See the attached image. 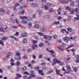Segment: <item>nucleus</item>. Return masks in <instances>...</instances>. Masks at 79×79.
<instances>
[{
  "label": "nucleus",
  "instance_id": "nucleus-1",
  "mask_svg": "<svg viewBox=\"0 0 79 79\" xmlns=\"http://www.w3.org/2000/svg\"><path fill=\"white\" fill-rule=\"evenodd\" d=\"M66 10H67L69 11H70V13L71 15H73V14H74V10L73 9H71L70 8V7L69 6H67L65 8Z\"/></svg>",
  "mask_w": 79,
  "mask_h": 79
},
{
  "label": "nucleus",
  "instance_id": "nucleus-2",
  "mask_svg": "<svg viewBox=\"0 0 79 79\" xmlns=\"http://www.w3.org/2000/svg\"><path fill=\"white\" fill-rule=\"evenodd\" d=\"M15 59L16 60H18L21 59V56L20 54L18 52H17L16 55L15 56Z\"/></svg>",
  "mask_w": 79,
  "mask_h": 79
},
{
  "label": "nucleus",
  "instance_id": "nucleus-3",
  "mask_svg": "<svg viewBox=\"0 0 79 79\" xmlns=\"http://www.w3.org/2000/svg\"><path fill=\"white\" fill-rule=\"evenodd\" d=\"M54 64H56V63L59 64L60 60H58L56 58H55L52 61Z\"/></svg>",
  "mask_w": 79,
  "mask_h": 79
},
{
  "label": "nucleus",
  "instance_id": "nucleus-4",
  "mask_svg": "<svg viewBox=\"0 0 79 79\" xmlns=\"http://www.w3.org/2000/svg\"><path fill=\"white\" fill-rule=\"evenodd\" d=\"M71 0H65L64 1H60V2L61 3H63V4H67V3H68L69 1Z\"/></svg>",
  "mask_w": 79,
  "mask_h": 79
},
{
  "label": "nucleus",
  "instance_id": "nucleus-5",
  "mask_svg": "<svg viewBox=\"0 0 79 79\" xmlns=\"http://www.w3.org/2000/svg\"><path fill=\"white\" fill-rule=\"evenodd\" d=\"M63 40L64 41H65L67 43H68L69 40V38L68 36H65L63 38Z\"/></svg>",
  "mask_w": 79,
  "mask_h": 79
},
{
  "label": "nucleus",
  "instance_id": "nucleus-6",
  "mask_svg": "<svg viewBox=\"0 0 79 79\" xmlns=\"http://www.w3.org/2000/svg\"><path fill=\"white\" fill-rule=\"evenodd\" d=\"M50 5L49 3H47L46 4V5L44 6V8L45 10H47L48 9H49V8H48V5Z\"/></svg>",
  "mask_w": 79,
  "mask_h": 79
},
{
  "label": "nucleus",
  "instance_id": "nucleus-7",
  "mask_svg": "<svg viewBox=\"0 0 79 79\" xmlns=\"http://www.w3.org/2000/svg\"><path fill=\"white\" fill-rule=\"evenodd\" d=\"M44 39H47V40H50V36L47 35H44L43 36Z\"/></svg>",
  "mask_w": 79,
  "mask_h": 79
},
{
  "label": "nucleus",
  "instance_id": "nucleus-8",
  "mask_svg": "<svg viewBox=\"0 0 79 79\" xmlns=\"http://www.w3.org/2000/svg\"><path fill=\"white\" fill-rule=\"evenodd\" d=\"M66 68L69 71H71V67H70V66H69V65H67Z\"/></svg>",
  "mask_w": 79,
  "mask_h": 79
},
{
  "label": "nucleus",
  "instance_id": "nucleus-9",
  "mask_svg": "<svg viewBox=\"0 0 79 79\" xmlns=\"http://www.w3.org/2000/svg\"><path fill=\"white\" fill-rule=\"evenodd\" d=\"M22 37H27V34L26 33L24 32V33H22Z\"/></svg>",
  "mask_w": 79,
  "mask_h": 79
},
{
  "label": "nucleus",
  "instance_id": "nucleus-10",
  "mask_svg": "<svg viewBox=\"0 0 79 79\" xmlns=\"http://www.w3.org/2000/svg\"><path fill=\"white\" fill-rule=\"evenodd\" d=\"M35 48H37V45L35 44H34L32 46V48L35 50Z\"/></svg>",
  "mask_w": 79,
  "mask_h": 79
},
{
  "label": "nucleus",
  "instance_id": "nucleus-11",
  "mask_svg": "<svg viewBox=\"0 0 79 79\" xmlns=\"http://www.w3.org/2000/svg\"><path fill=\"white\" fill-rule=\"evenodd\" d=\"M31 6L33 7H37V4L35 3H31Z\"/></svg>",
  "mask_w": 79,
  "mask_h": 79
},
{
  "label": "nucleus",
  "instance_id": "nucleus-12",
  "mask_svg": "<svg viewBox=\"0 0 79 79\" xmlns=\"http://www.w3.org/2000/svg\"><path fill=\"white\" fill-rule=\"evenodd\" d=\"M76 16L77 17H74V19L77 20H79V14H77Z\"/></svg>",
  "mask_w": 79,
  "mask_h": 79
},
{
  "label": "nucleus",
  "instance_id": "nucleus-13",
  "mask_svg": "<svg viewBox=\"0 0 79 79\" xmlns=\"http://www.w3.org/2000/svg\"><path fill=\"white\" fill-rule=\"evenodd\" d=\"M0 11L2 13H5V10L2 8H0Z\"/></svg>",
  "mask_w": 79,
  "mask_h": 79
},
{
  "label": "nucleus",
  "instance_id": "nucleus-14",
  "mask_svg": "<svg viewBox=\"0 0 79 79\" xmlns=\"http://www.w3.org/2000/svg\"><path fill=\"white\" fill-rule=\"evenodd\" d=\"M20 19H27V17H26L25 16H23V17L22 16H20Z\"/></svg>",
  "mask_w": 79,
  "mask_h": 79
},
{
  "label": "nucleus",
  "instance_id": "nucleus-15",
  "mask_svg": "<svg viewBox=\"0 0 79 79\" xmlns=\"http://www.w3.org/2000/svg\"><path fill=\"white\" fill-rule=\"evenodd\" d=\"M64 31H65V32H66L67 33V34H68V31H66V30H65V29H61V32H64Z\"/></svg>",
  "mask_w": 79,
  "mask_h": 79
},
{
  "label": "nucleus",
  "instance_id": "nucleus-16",
  "mask_svg": "<svg viewBox=\"0 0 79 79\" xmlns=\"http://www.w3.org/2000/svg\"><path fill=\"white\" fill-rule=\"evenodd\" d=\"M59 49L61 51H63L64 49V47L62 46H61L59 48Z\"/></svg>",
  "mask_w": 79,
  "mask_h": 79
},
{
  "label": "nucleus",
  "instance_id": "nucleus-17",
  "mask_svg": "<svg viewBox=\"0 0 79 79\" xmlns=\"http://www.w3.org/2000/svg\"><path fill=\"white\" fill-rule=\"evenodd\" d=\"M21 23H22V24H27V23L26 20H24L22 21Z\"/></svg>",
  "mask_w": 79,
  "mask_h": 79
},
{
  "label": "nucleus",
  "instance_id": "nucleus-18",
  "mask_svg": "<svg viewBox=\"0 0 79 79\" xmlns=\"http://www.w3.org/2000/svg\"><path fill=\"white\" fill-rule=\"evenodd\" d=\"M24 13V10H23L22 12H20L18 13V15H23Z\"/></svg>",
  "mask_w": 79,
  "mask_h": 79
},
{
  "label": "nucleus",
  "instance_id": "nucleus-19",
  "mask_svg": "<svg viewBox=\"0 0 79 79\" xmlns=\"http://www.w3.org/2000/svg\"><path fill=\"white\" fill-rule=\"evenodd\" d=\"M10 38H11L12 39H15L16 41H18V40L17 38H16L15 37H14V36H10Z\"/></svg>",
  "mask_w": 79,
  "mask_h": 79
},
{
  "label": "nucleus",
  "instance_id": "nucleus-20",
  "mask_svg": "<svg viewBox=\"0 0 79 79\" xmlns=\"http://www.w3.org/2000/svg\"><path fill=\"white\" fill-rule=\"evenodd\" d=\"M16 76H17V77H19V78H21V75L17 73L16 74Z\"/></svg>",
  "mask_w": 79,
  "mask_h": 79
},
{
  "label": "nucleus",
  "instance_id": "nucleus-21",
  "mask_svg": "<svg viewBox=\"0 0 79 79\" xmlns=\"http://www.w3.org/2000/svg\"><path fill=\"white\" fill-rule=\"evenodd\" d=\"M67 30L68 31H69V32H71L72 31H73V30L72 29H71V28L70 27L68 28H67Z\"/></svg>",
  "mask_w": 79,
  "mask_h": 79
},
{
  "label": "nucleus",
  "instance_id": "nucleus-22",
  "mask_svg": "<svg viewBox=\"0 0 79 79\" xmlns=\"http://www.w3.org/2000/svg\"><path fill=\"white\" fill-rule=\"evenodd\" d=\"M7 39H8V38L6 37H3L2 38V40H7Z\"/></svg>",
  "mask_w": 79,
  "mask_h": 79
},
{
  "label": "nucleus",
  "instance_id": "nucleus-23",
  "mask_svg": "<svg viewBox=\"0 0 79 79\" xmlns=\"http://www.w3.org/2000/svg\"><path fill=\"white\" fill-rule=\"evenodd\" d=\"M70 5L71 6H74V1H71V2H70Z\"/></svg>",
  "mask_w": 79,
  "mask_h": 79
},
{
  "label": "nucleus",
  "instance_id": "nucleus-24",
  "mask_svg": "<svg viewBox=\"0 0 79 79\" xmlns=\"http://www.w3.org/2000/svg\"><path fill=\"white\" fill-rule=\"evenodd\" d=\"M28 26L29 27H32V24H31V23L29 22Z\"/></svg>",
  "mask_w": 79,
  "mask_h": 79
},
{
  "label": "nucleus",
  "instance_id": "nucleus-25",
  "mask_svg": "<svg viewBox=\"0 0 79 79\" xmlns=\"http://www.w3.org/2000/svg\"><path fill=\"white\" fill-rule=\"evenodd\" d=\"M74 46V44H70L68 48H67L68 49L69 48H71V47H72Z\"/></svg>",
  "mask_w": 79,
  "mask_h": 79
},
{
  "label": "nucleus",
  "instance_id": "nucleus-26",
  "mask_svg": "<svg viewBox=\"0 0 79 79\" xmlns=\"http://www.w3.org/2000/svg\"><path fill=\"white\" fill-rule=\"evenodd\" d=\"M23 43H26L27 42V40L24 39L22 41Z\"/></svg>",
  "mask_w": 79,
  "mask_h": 79
},
{
  "label": "nucleus",
  "instance_id": "nucleus-27",
  "mask_svg": "<svg viewBox=\"0 0 79 79\" xmlns=\"http://www.w3.org/2000/svg\"><path fill=\"white\" fill-rule=\"evenodd\" d=\"M56 74H60V70L57 69H56Z\"/></svg>",
  "mask_w": 79,
  "mask_h": 79
},
{
  "label": "nucleus",
  "instance_id": "nucleus-28",
  "mask_svg": "<svg viewBox=\"0 0 79 79\" xmlns=\"http://www.w3.org/2000/svg\"><path fill=\"white\" fill-rule=\"evenodd\" d=\"M35 28H36L37 29L39 27V26L38 24H36L34 26Z\"/></svg>",
  "mask_w": 79,
  "mask_h": 79
},
{
  "label": "nucleus",
  "instance_id": "nucleus-29",
  "mask_svg": "<svg viewBox=\"0 0 79 79\" xmlns=\"http://www.w3.org/2000/svg\"><path fill=\"white\" fill-rule=\"evenodd\" d=\"M27 69V68L26 67H24L22 69V71H26Z\"/></svg>",
  "mask_w": 79,
  "mask_h": 79
},
{
  "label": "nucleus",
  "instance_id": "nucleus-30",
  "mask_svg": "<svg viewBox=\"0 0 79 79\" xmlns=\"http://www.w3.org/2000/svg\"><path fill=\"white\" fill-rule=\"evenodd\" d=\"M10 20L11 21H12V22H13V23H15V20H14V19H13V18H10Z\"/></svg>",
  "mask_w": 79,
  "mask_h": 79
},
{
  "label": "nucleus",
  "instance_id": "nucleus-31",
  "mask_svg": "<svg viewBox=\"0 0 79 79\" xmlns=\"http://www.w3.org/2000/svg\"><path fill=\"white\" fill-rule=\"evenodd\" d=\"M60 23V21L55 22H54V24H58Z\"/></svg>",
  "mask_w": 79,
  "mask_h": 79
},
{
  "label": "nucleus",
  "instance_id": "nucleus-32",
  "mask_svg": "<svg viewBox=\"0 0 79 79\" xmlns=\"http://www.w3.org/2000/svg\"><path fill=\"white\" fill-rule=\"evenodd\" d=\"M39 46L40 47H42L44 46V44L43 43H40L39 44Z\"/></svg>",
  "mask_w": 79,
  "mask_h": 79
},
{
  "label": "nucleus",
  "instance_id": "nucleus-33",
  "mask_svg": "<svg viewBox=\"0 0 79 79\" xmlns=\"http://www.w3.org/2000/svg\"><path fill=\"white\" fill-rule=\"evenodd\" d=\"M37 33L38 34L40 35H41V36H43V35H44V34L41 33V32H38Z\"/></svg>",
  "mask_w": 79,
  "mask_h": 79
},
{
  "label": "nucleus",
  "instance_id": "nucleus-34",
  "mask_svg": "<svg viewBox=\"0 0 79 79\" xmlns=\"http://www.w3.org/2000/svg\"><path fill=\"white\" fill-rule=\"evenodd\" d=\"M38 71L39 74H41L43 72V70H39Z\"/></svg>",
  "mask_w": 79,
  "mask_h": 79
},
{
  "label": "nucleus",
  "instance_id": "nucleus-35",
  "mask_svg": "<svg viewBox=\"0 0 79 79\" xmlns=\"http://www.w3.org/2000/svg\"><path fill=\"white\" fill-rule=\"evenodd\" d=\"M32 42L33 44H36V43H37V41L35 40H32Z\"/></svg>",
  "mask_w": 79,
  "mask_h": 79
},
{
  "label": "nucleus",
  "instance_id": "nucleus-36",
  "mask_svg": "<svg viewBox=\"0 0 79 79\" xmlns=\"http://www.w3.org/2000/svg\"><path fill=\"white\" fill-rule=\"evenodd\" d=\"M35 69L36 70H38V71H39V66H36L35 67Z\"/></svg>",
  "mask_w": 79,
  "mask_h": 79
},
{
  "label": "nucleus",
  "instance_id": "nucleus-37",
  "mask_svg": "<svg viewBox=\"0 0 79 79\" xmlns=\"http://www.w3.org/2000/svg\"><path fill=\"white\" fill-rule=\"evenodd\" d=\"M59 64L60 65H61V66H63L64 64V63L61 62H60V63Z\"/></svg>",
  "mask_w": 79,
  "mask_h": 79
},
{
  "label": "nucleus",
  "instance_id": "nucleus-38",
  "mask_svg": "<svg viewBox=\"0 0 79 79\" xmlns=\"http://www.w3.org/2000/svg\"><path fill=\"white\" fill-rule=\"evenodd\" d=\"M20 3H21V4H24V2L23 1V0H20Z\"/></svg>",
  "mask_w": 79,
  "mask_h": 79
},
{
  "label": "nucleus",
  "instance_id": "nucleus-39",
  "mask_svg": "<svg viewBox=\"0 0 79 79\" xmlns=\"http://www.w3.org/2000/svg\"><path fill=\"white\" fill-rule=\"evenodd\" d=\"M57 19L58 20H60V19H62V17L61 16H59L58 17Z\"/></svg>",
  "mask_w": 79,
  "mask_h": 79
},
{
  "label": "nucleus",
  "instance_id": "nucleus-40",
  "mask_svg": "<svg viewBox=\"0 0 79 79\" xmlns=\"http://www.w3.org/2000/svg\"><path fill=\"white\" fill-rule=\"evenodd\" d=\"M38 12L39 13V14L40 15H42V11L41 10H39L38 11Z\"/></svg>",
  "mask_w": 79,
  "mask_h": 79
},
{
  "label": "nucleus",
  "instance_id": "nucleus-41",
  "mask_svg": "<svg viewBox=\"0 0 79 79\" xmlns=\"http://www.w3.org/2000/svg\"><path fill=\"white\" fill-rule=\"evenodd\" d=\"M20 64V63L19 62V61H18L16 63V65L17 66H19V64Z\"/></svg>",
  "mask_w": 79,
  "mask_h": 79
},
{
  "label": "nucleus",
  "instance_id": "nucleus-42",
  "mask_svg": "<svg viewBox=\"0 0 79 79\" xmlns=\"http://www.w3.org/2000/svg\"><path fill=\"white\" fill-rule=\"evenodd\" d=\"M52 56L53 57H55V56H56V54L55 53H54L52 54Z\"/></svg>",
  "mask_w": 79,
  "mask_h": 79
},
{
  "label": "nucleus",
  "instance_id": "nucleus-43",
  "mask_svg": "<svg viewBox=\"0 0 79 79\" xmlns=\"http://www.w3.org/2000/svg\"><path fill=\"white\" fill-rule=\"evenodd\" d=\"M24 74H27V76H29V73H28V72H25L24 73Z\"/></svg>",
  "mask_w": 79,
  "mask_h": 79
},
{
  "label": "nucleus",
  "instance_id": "nucleus-44",
  "mask_svg": "<svg viewBox=\"0 0 79 79\" xmlns=\"http://www.w3.org/2000/svg\"><path fill=\"white\" fill-rule=\"evenodd\" d=\"M79 10V9L77 8H76L75 9V12H77V11H78Z\"/></svg>",
  "mask_w": 79,
  "mask_h": 79
},
{
  "label": "nucleus",
  "instance_id": "nucleus-45",
  "mask_svg": "<svg viewBox=\"0 0 79 79\" xmlns=\"http://www.w3.org/2000/svg\"><path fill=\"white\" fill-rule=\"evenodd\" d=\"M0 44L2 45H3V42L2 40H0Z\"/></svg>",
  "mask_w": 79,
  "mask_h": 79
},
{
  "label": "nucleus",
  "instance_id": "nucleus-46",
  "mask_svg": "<svg viewBox=\"0 0 79 79\" xmlns=\"http://www.w3.org/2000/svg\"><path fill=\"white\" fill-rule=\"evenodd\" d=\"M19 3H16L15 4V6H19Z\"/></svg>",
  "mask_w": 79,
  "mask_h": 79
},
{
  "label": "nucleus",
  "instance_id": "nucleus-47",
  "mask_svg": "<svg viewBox=\"0 0 79 79\" xmlns=\"http://www.w3.org/2000/svg\"><path fill=\"white\" fill-rule=\"evenodd\" d=\"M53 38L55 39H56L57 38V35H53Z\"/></svg>",
  "mask_w": 79,
  "mask_h": 79
},
{
  "label": "nucleus",
  "instance_id": "nucleus-48",
  "mask_svg": "<svg viewBox=\"0 0 79 79\" xmlns=\"http://www.w3.org/2000/svg\"><path fill=\"white\" fill-rule=\"evenodd\" d=\"M34 38L35 39H36V40H38L39 39V38H38V37L37 36H34Z\"/></svg>",
  "mask_w": 79,
  "mask_h": 79
},
{
  "label": "nucleus",
  "instance_id": "nucleus-49",
  "mask_svg": "<svg viewBox=\"0 0 79 79\" xmlns=\"http://www.w3.org/2000/svg\"><path fill=\"white\" fill-rule=\"evenodd\" d=\"M0 31L3 32V31H4V29L2 28H0Z\"/></svg>",
  "mask_w": 79,
  "mask_h": 79
},
{
  "label": "nucleus",
  "instance_id": "nucleus-50",
  "mask_svg": "<svg viewBox=\"0 0 79 79\" xmlns=\"http://www.w3.org/2000/svg\"><path fill=\"white\" fill-rule=\"evenodd\" d=\"M76 58H77V59H79V55H76Z\"/></svg>",
  "mask_w": 79,
  "mask_h": 79
},
{
  "label": "nucleus",
  "instance_id": "nucleus-51",
  "mask_svg": "<svg viewBox=\"0 0 79 79\" xmlns=\"http://www.w3.org/2000/svg\"><path fill=\"white\" fill-rule=\"evenodd\" d=\"M32 51V49H28L27 50V52H30Z\"/></svg>",
  "mask_w": 79,
  "mask_h": 79
},
{
  "label": "nucleus",
  "instance_id": "nucleus-52",
  "mask_svg": "<svg viewBox=\"0 0 79 79\" xmlns=\"http://www.w3.org/2000/svg\"><path fill=\"white\" fill-rule=\"evenodd\" d=\"M62 9V8L60 7L58 9H57V11L59 12L60 11V10H61Z\"/></svg>",
  "mask_w": 79,
  "mask_h": 79
},
{
  "label": "nucleus",
  "instance_id": "nucleus-53",
  "mask_svg": "<svg viewBox=\"0 0 79 79\" xmlns=\"http://www.w3.org/2000/svg\"><path fill=\"white\" fill-rule=\"evenodd\" d=\"M23 57L24 59H26V58H27V56H24Z\"/></svg>",
  "mask_w": 79,
  "mask_h": 79
},
{
  "label": "nucleus",
  "instance_id": "nucleus-54",
  "mask_svg": "<svg viewBox=\"0 0 79 79\" xmlns=\"http://www.w3.org/2000/svg\"><path fill=\"white\" fill-rule=\"evenodd\" d=\"M74 69L75 72H77V71L78 70L77 68H74Z\"/></svg>",
  "mask_w": 79,
  "mask_h": 79
},
{
  "label": "nucleus",
  "instance_id": "nucleus-55",
  "mask_svg": "<svg viewBox=\"0 0 79 79\" xmlns=\"http://www.w3.org/2000/svg\"><path fill=\"white\" fill-rule=\"evenodd\" d=\"M50 53H52V54H53V53H55V52L53 51V50L50 51Z\"/></svg>",
  "mask_w": 79,
  "mask_h": 79
},
{
  "label": "nucleus",
  "instance_id": "nucleus-56",
  "mask_svg": "<svg viewBox=\"0 0 79 79\" xmlns=\"http://www.w3.org/2000/svg\"><path fill=\"white\" fill-rule=\"evenodd\" d=\"M47 1L46 0H42V3H46Z\"/></svg>",
  "mask_w": 79,
  "mask_h": 79
},
{
  "label": "nucleus",
  "instance_id": "nucleus-57",
  "mask_svg": "<svg viewBox=\"0 0 79 79\" xmlns=\"http://www.w3.org/2000/svg\"><path fill=\"white\" fill-rule=\"evenodd\" d=\"M15 35H19V33L18 32H16Z\"/></svg>",
  "mask_w": 79,
  "mask_h": 79
},
{
  "label": "nucleus",
  "instance_id": "nucleus-58",
  "mask_svg": "<svg viewBox=\"0 0 79 79\" xmlns=\"http://www.w3.org/2000/svg\"><path fill=\"white\" fill-rule=\"evenodd\" d=\"M30 76L31 77H34V76H35V75L32 73L30 74Z\"/></svg>",
  "mask_w": 79,
  "mask_h": 79
},
{
  "label": "nucleus",
  "instance_id": "nucleus-59",
  "mask_svg": "<svg viewBox=\"0 0 79 79\" xmlns=\"http://www.w3.org/2000/svg\"><path fill=\"white\" fill-rule=\"evenodd\" d=\"M45 43H46V44H49V41L46 40V41H45Z\"/></svg>",
  "mask_w": 79,
  "mask_h": 79
},
{
  "label": "nucleus",
  "instance_id": "nucleus-60",
  "mask_svg": "<svg viewBox=\"0 0 79 79\" xmlns=\"http://www.w3.org/2000/svg\"><path fill=\"white\" fill-rule=\"evenodd\" d=\"M39 58H42V56L41 54H40L39 55Z\"/></svg>",
  "mask_w": 79,
  "mask_h": 79
},
{
  "label": "nucleus",
  "instance_id": "nucleus-61",
  "mask_svg": "<svg viewBox=\"0 0 79 79\" xmlns=\"http://www.w3.org/2000/svg\"><path fill=\"white\" fill-rule=\"evenodd\" d=\"M53 9L51 8L50 9V12H53Z\"/></svg>",
  "mask_w": 79,
  "mask_h": 79
},
{
  "label": "nucleus",
  "instance_id": "nucleus-62",
  "mask_svg": "<svg viewBox=\"0 0 79 79\" xmlns=\"http://www.w3.org/2000/svg\"><path fill=\"white\" fill-rule=\"evenodd\" d=\"M32 58H33V59H35V58H36V56L35 55H33L32 56Z\"/></svg>",
  "mask_w": 79,
  "mask_h": 79
},
{
  "label": "nucleus",
  "instance_id": "nucleus-63",
  "mask_svg": "<svg viewBox=\"0 0 79 79\" xmlns=\"http://www.w3.org/2000/svg\"><path fill=\"white\" fill-rule=\"evenodd\" d=\"M23 79H26V78H27V76L26 75H24L23 77Z\"/></svg>",
  "mask_w": 79,
  "mask_h": 79
},
{
  "label": "nucleus",
  "instance_id": "nucleus-64",
  "mask_svg": "<svg viewBox=\"0 0 79 79\" xmlns=\"http://www.w3.org/2000/svg\"><path fill=\"white\" fill-rule=\"evenodd\" d=\"M45 63L44 62H43L40 64L41 65H45Z\"/></svg>",
  "mask_w": 79,
  "mask_h": 79
}]
</instances>
